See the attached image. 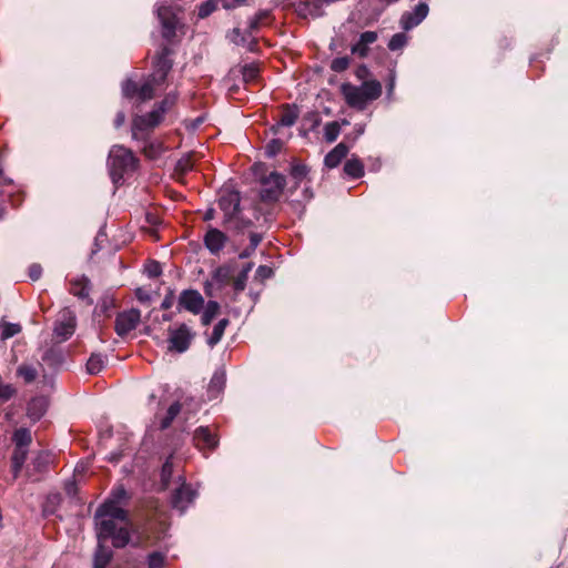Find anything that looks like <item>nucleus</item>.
Segmentation results:
<instances>
[{"label":"nucleus","instance_id":"obj_1","mask_svg":"<svg viewBox=\"0 0 568 568\" xmlns=\"http://www.w3.org/2000/svg\"><path fill=\"white\" fill-rule=\"evenodd\" d=\"M94 524L98 540H111L114 548H124L131 542L129 511L123 506L104 500L95 510Z\"/></svg>","mask_w":568,"mask_h":568},{"label":"nucleus","instance_id":"obj_2","mask_svg":"<svg viewBox=\"0 0 568 568\" xmlns=\"http://www.w3.org/2000/svg\"><path fill=\"white\" fill-rule=\"evenodd\" d=\"M339 90L346 104L358 111L365 110L368 102L382 95V84L377 80L364 81L361 85L345 82Z\"/></svg>","mask_w":568,"mask_h":568},{"label":"nucleus","instance_id":"obj_3","mask_svg":"<svg viewBox=\"0 0 568 568\" xmlns=\"http://www.w3.org/2000/svg\"><path fill=\"white\" fill-rule=\"evenodd\" d=\"M139 165L140 160L132 150L123 145H113L109 153V170L113 183L123 181L124 174L135 172Z\"/></svg>","mask_w":568,"mask_h":568},{"label":"nucleus","instance_id":"obj_4","mask_svg":"<svg viewBox=\"0 0 568 568\" xmlns=\"http://www.w3.org/2000/svg\"><path fill=\"white\" fill-rule=\"evenodd\" d=\"M13 450L10 457L11 474L17 479L27 462L29 448L32 444V434L29 428L20 427L12 433Z\"/></svg>","mask_w":568,"mask_h":568},{"label":"nucleus","instance_id":"obj_5","mask_svg":"<svg viewBox=\"0 0 568 568\" xmlns=\"http://www.w3.org/2000/svg\"><path fill=\"white\" fill-rule=\"evenodd\" d=\"M274 20L271 10H260L255 13L253 18L250 19L247 29L242 32L241 29H233V34L236 38H233L232 41L237 45H247L251 51L253 48L257 45V41L255 39H248L253 36V33L257 32L262 27L270 26Z\"/></svg>","mask_w":568,"mask_h":568},{"label":"nucleus","instance_id":"obj_6","mask_svg":"<svg viewBox=\"0 0 568 568\" xmlns=\"http://www.w3.org/2000/svg\"><path fill=\"white\" fill-rule=\"evenodd\" d=\"M162 121L163 116L155 109L144 115H134L131 124L132 139L145 141L150 138V133L158 128Z\"/></svg>","mask_w":568,"mask_h":568},{"label":"nucleus","instance_id":"obj_7","mask_svg":"<svg viewBox=\"0 0 568 568\" xmlns=\"http://www.w3.org/2000/svg\"><path fill=\"white\" fill-rule=\"evenodd\" d=\"M262 189L260 191V199L265 203H275L280 200L284 187L286 185V179L278 172H272L267 176L261 180Z\"/></svg>","mask_w":568,"mask_h":568},{"label":"nucleus","instance_id":"obj_8","mask_svg":"<svg viewBox=\"0 0 568 568\" xmlns=\"http://www.w3.org/2000/svg\"><path fill=\"white\" fill-rule=\"evenodd\" d=\"M173 54L174 50L168 44L160 47L153 60L154 71L150 74L153 82L161 84L165 83L168 75L173 68V60L171 59Z\"/></svg>","mask_w":568,"mask_h":568},{"label":"nucleus","instance_id":"obj_9","mask_svg":"<svg viewBox=\"0 0 568 568\" xmlns=\"http://www.w3.org/2000/svg\"><path fill=\"white\" fill-rule=\"evenodd\" d=\"M217 205L223 212V225L227 226L241 213V193L236 190H224L217 200Z\"/></svg>","mask_w":568,"mask_h":568},{"label":"nucleus","instance_id":"obj_10","mask_svg":"<svg viewBox=\"0 0 568 568\" xmlns=\"http://www.w3.org/2000/svg\"><path fill=\"white\" fill-rule=\"evenodd\" d=\"M169 332V351L176 353H185L195 337L193 332L185 323L180 324L176 328L170 327Z\"/></svg>","mask_w":568,"mask_h":568},{"label":"nucleus","instance_id":"obj_11","mask_svg":"<svg viewBox=\"0 0 568 568\" xmlns=\"http://www.w3.org/2000/svg\"><path fill=\"white\" fill-rule=\"evenodd\" d=\"M235 272V263L230 262L217 266L211 274L212 282H205L204 292L206 296H212L211 287L215 283L219 290L227 285H232L233 275Z\"/></svg>","mask_w":568,"mask_h":568},{"label":"nucleus","instance_id":"obj_12","mask_svg":"<svg viewBox=\"0 0 568 568\" xmlns=\"http://www.w3.org/2000/svg\"><path fill=\"white\" fill-rule=\"evenodd\" d=\"M205 301L201 293L194 288L183 290L178 298V312L187 311L194 315L201 313Z\"/></svg>","mask_w":568,"mask_h":568},{"label":"nucleus","instance_id":"obj_13","mask_svg":"<svg viewBox=\"0 0 568 568\" xmlns=\"http://www.w3.org/2000/svg\"><path fill=\"white\" fill-rule=\"evenodd\" d=\"M141 312L138 308H131L129 311L121 312L115 317L114 331L123 337L131 331L135 329L140 323Z\"/></svg>","mask_w":568,"mask_h":568},{"label":"nucleus","instance_id":"obj_14","mask_svg":"<svg viewBox=\"0 0 568 568\" xmlns=\"http://www.w3.org/2000/svg\"><path fill=\"white\" fill-rule=\"evenodd\" d=\"M194 446L204 455L213 452L219 445V438L207 426H200L193 434Z\"/></svg>","mask_w":568,"mask_h":568},{"label":"nucleus","instance_id":"obj_15","mask_svg":"<svg viewBox=\"0 0 568 568\" xmlns=\"http://www.w3.org/2000/svg\"><path fill=\"white\" fill-rule=\"evenodd\" d=\"M53 463V456L48 450H40L31 460L30 466L27 467L26 474L33 481L40 480L39 477H34V475H43L47 474L50 469V465Z\"/></svg>","mask_w":568,"mask_h":568},{"label":"nucleus","instance_id":"obj_16","mask_svg":"<svg viewBox=\"0 0 568 568\" xmlns=\"http://www.w3.org/2000/svg\"><path fill=\"white\" fill-rule=\"evenodd\" d=\"M158 18L162 26V37L171 42L176 34L178 18L169 6H161L158 9Z\"/></svg>","mask_w":568,"mask_h":568},{"label":"nucleus","instance_id":"obj_17","mask_svg":"<svg viewBox=\"0 0 568 568\" xmlns=\"http://www.w3.org/2000/svg\"><path fill=\"white\" fill-rule=\"evenodd\" d=\"M74 331L75 317L69 310H64L60 315V320L54 324L53 335L58 338V342L61 343L69 339Z\"/></svg>","mask_w":568,"mask_h":568},{"label":"nucleus","instance_id":"obj_18","mask_svg":"<svg viewBox=\"0 0 568 568\" xmlns=\"http://www.w3.org/2000/svg\"><path fill=\"white\" fill-rule=\"evenodd\" d=\"M227 241V235L213 226H209L203 236V244L212 255H219Z\"/></svg>","mask_w":568,"mask_h":568},{"label":"nucleus","instance_id":"obj_19","mask_svg":"<svg viewBox=\"0 0 568 568\" xmlns=\"http://www.w3.org/2000/svg\"><path fill=\"white\" fill-rule=\"evenodd\" d=\"M166 530L168 525L164 521H150L141 530V542L144 546H154L164 538Z\"/></svg>","mask_w":568,"mask_h":568},{"label":"nucleus","instance_id":"obj_20","mask_svg":"<svg viewBox=\"0 0 568 568\" xmlns=\"http://www.w3.org/2000/svg\"><path fill=\"white\" fill-rule=\"evenodd\" d=\"M429 8L426 2H419L413 11H405L399 20L400 27L408 31L417 27L428 14Z\"/></svg>","mask_w":568,"mask_h":568},{"label":"nucleus","instance_id":"obj_21","mask_svg":"<svg viewBox=\"0 0 568 568\" xmlns=\"http://www.w3.org/2000/svg\"><path fill=\"white\" fill-rule=\"evenodd\" d=\"M195 495L196 493L191 488V486L183 483L172 494V507L180 510L181 513H184L189 505L193 503Z\"/></svg>","mask_w":568,"mask_h":568},{"label":"nucleus","instance_id":"obj_22","mask_svg":"<svg viewBox=\"0 0 568 568\" xmlns=\"http://www.w3.org/2000/svg\"><path fill=\"white\" fill-rule=\"evenodd\" d=\"M90 291L91 282L87 276L83 275L70 281L69 292L79 300L85 301L89 305L93 304L92 298H90Z\"/></svg>","mask_w":568,"mask_h":568},{"label":"nucleus","instance_id":"obj_23","mask_svg":"<svg viewBox=\"0 0 568 568\" xmlns=\"http://www.w3.org/2000/svg\"><path fill=\"white\" fill-rule=\"evenodd\" d=\"M41 367L42 363L40 362H23L17 367L16 376L17 378L22 379L26 385L32 384L39 377V368Z\"/></svg>","mask_w":568,"mask_h":568},{"label":"nucleus","instance_id":"obj_24","mask_svg":"<svg viewBox=\"0 0 568 568\" xmlns=\"http://www.w3.org/2000/svg\"><path fill=\"white\" fill-rule=\"evenodd\" d=\"M41 361L49 367L57 369L61 367L65 361L64 351L58 345H52L43 352Z\"/></svg>","mask_w":568,"mask_h":568},{"label":"nucleus","instance_id":"obj_25","mask_svg":"<svg viewBox=\"0 0 568 568\" xmlns=\"http://www.w3.org/2000/svg\"><path fill=\"white\" fill-rule=\"evenodd\" d=\"M48 400L44 396L32 397L27 405V416L32 422H38L45 414Z\"/></svg>","mask_w":568,"mask_h":568},{"label":"nucleus","instance_id":"obj_26","mask_svg":"<svg viewBox=\"0 0 568 568\" xmlns=\"http://www.w3.org/2000/svg\"><path fill=\"white\" fill-rule=\"evenodd\" d=\"M300 116V109L296 104L284 103L281 105V115L276 126H292Z\"/></svg>","mask_w":568,"mask_h":568},{"label":"nucleus","instance_id":"obj_27","mask_svg":"<svg viewBox=\"0 0 568 568\" xmlns=\"http://www.w3.org/2000/svg\"><path fill=\"white\" fill-rule=\"evenodd\" d=\"M349 151V146L344 142L338 143L333 150H331L324 158V164L328 169H334L339 165L343 159L346 158Z\"/></svg>","mask_w":568,"mask_h":568},{"label":"nucleus","instance_id":"obj_28","mask_svg":"<svg viewBox=\"0 0 568 568\" xmlns=\"http://www.w3.org/2000/svg\"><path fill=\"white\" fill-rule=\"evenodd\" d=\"M99 540L98 548L93 555V568H106L113 558L112 550L105 548Z\"/></svg>","mask_w":568,"mask_h":568},{"label":"nucleus","instance_id":"obj_29","mask_svg":"<svg viewBox=\"0 0 568 568\" xmlns=\"http://www.w3.org/2000/svg\"><path fill=\"white\" fill-rule=\"evenodd\" d=\"M62 503V495L60 493H49L42 505V514L44 517L53 516L57 514Z\"/></svg>","mask_w":568,"mask_h":568},{"label":"nucleus","instance_id":"obj_30","mask_svg":"<svg viewBox=\"0 0 568 568\" xmlns=\"http://www.w3.org/2000/svg\"><path fill=\"white\" fill-rule=\"evenodd\" d=\"M143 142L144 146L142 148V153L149 160L159 159L165 151V146L161 141H150L148 138Z\"/></svg>","mask_w":568,"mask_h":568},{"label":"nucleus","instance_id":"obj_31","mask_svg":"<svg viewBox=\"0 0 568 568\" xmlns=\"http://www.w3.org/2000/svg\"><path fill=\"white\" fill-rule=\"evenodd\" d=\"M162 85L161 83L153 82L152 77L149 75L145 82L139 85L138 101L140 103L146 102L154 98L155 88Z\"/></svg>","mask_w":568,"mask_h":568},{"label":"nucleus","instance_id":"obj_32","mask_svg":"<svg viewBox=\"0 0 568 568\" xmlns=\"http://www.w3.org/2000/svg\"><path fill=\"white\" fill-rule=\"evenodd\" d=\"M344 173L356 180L364 175V164L358 158H352L344 164Z\"/></svg>","mask_w":568,"mask_h":568},{"label":"nucleus","instance_id":"obj_33","mask_svg":"<svg viewBox=\"0 0 568 568\" xmlns=\"http://www.w3.org/2000/svg\"><path fill=\"white\" fill-rule=\"evenodd\" d=\"M131 499V495L126 491L122 484L114 486L105 500L112 501L120 506H125Z\"/></svg>","mask_w":568,"mask_h":568},{"label":"nucleus","instance_id":"obj_34","mask_svg":"<svg viewBox=\"0 0 568 568\" xmlns=\"http://www.w3.org/2000/svg\"><path fill=\"white\" fill-rule=\"evenodd\" d=\"M182 404L180 402H174L170 405V407L166 410L165 416L160 422V429L165 430L168 429L173 420L176 418V416L181 413Z\"/></svg>","mask_w":568,"mask_h":568},{"label":"nucleus","instance_id":"obj_35","mask_svg":"<svg viewBox=\"0 0 568 568\" xmlns=\"http://www.w3.org/2000/svg\"><path fill=\"white\" fill-rule=\"evenodd\" d=\"M205 307L204 312L201 316V324L203 326H207L212 323V321L216 317V315L220 312V304L216 301L210 300L206 304H204Z\"/></svg>","mask_w":568,"mask_h":568},{"label":"nucleus","instance_id":"obj_36","mask_svg":"<svg viewBox=\"0 0 568 568\" xmlns=\"http://www.w3.org/2000/svg\"><path fill=\"white\" fill-rule=\"evenodd\" d=\"M230 325L229 318L220 320L213 327L211 336L207 338L209 346L213 347L219 344L224 335L225 328Z\"/></svg>","mask_w":568,"mask_h":568},{"label":"nucleus","instance_id":"obj_37","mask_svg":"<svg viewBox=\"0 0 568 568\" xmlns=\"http://www.w3.org/2000/svg\"><path fill=\"white\" fill-rule=\"evenodd\" d=\"M105 364V357L100 353H92L87 362V372L90 375L99 374Z\"/></svg>","mask_w":568,"mask_h":568},{"label":"nucleus","instance_id":"obj_38","mask_svg":"<svg viewBox=\"0 0 568 568\" xmlns=\"http://www.w3.org/2000/svg\"><path fill=\"white\" fill-rule=\"evenodd\" d=\"M173 473H174L173 456H170L164 462L162 469H161V474H160L162 489L169 488Z\"/></svg>","mask_w":568,"mask_h":568},{"label":"nucleus","instance_id":"obj_39","mask_svg":"<svg viewBox=\"0 0 568 568\" xmlns=\"http://www.w3.org/2000/svg\"><path fill=\"white\" fill-rule=\"evenodd\" d=\"M310 172V169L307 165L303 164V163H300V162H296L294 161L291 165V171H290V174L291 176L296 180V184H298L303 179L306 178V175L308 174ZM295 189L297 187V185L294 186Z\"/></svg>","mask_w":568,"mask_h":568},{"label":"nucleus","instance_id":"obj_40","mask_svg":"<svg viewBox=\"0 0 568 568\" xmlns=\"http://www.w3.org/2000/svg\"><path fill=\"white\" fill-rule=\"evenodd\" d=\"M194 168V162L191 154L183 155L175 164V173L185 175Z\"/></svg>","mask_w":568,"mask_h":568},{"label":"nucleus","instance_id":"obj_41","mask_svg":"<svg viewBox=\"0 0 568 568\" xmlns=\"http://www.w3.org/2000/svg\"><path fill=\"white\" fill-rule=\"evenodd\" d=\"M341 133V124L337 121L326 123L324 128V136L326 142L333 143L337 140Z\"/></svg>","mask_w":568,"mask_h":568},{"label":"nucleus","instance_id":"obj_42","mask_svg":"<svg viewBox=\"0 0 568 568\" xmlns=\"http://www.w3.org/2000/svg\"><path fill=\"white\" fill-rule=\"evenodd\" d=\"M241 72L245 83L255 82L260 75V69L254 63L243 65Z\"/></svg>","mask_w":568,"mask_h":568},{"label":"nucleus","instance_id":"obj_43","mask_svg":"<svg viewBox=\"0 0 568 568\" xmlns=\"http://www.w3.org/2000/svg\"><path fill=\"white\" fill-rule=\"evenodd\" d=\"M225 385V374L222 372H215L209 384V392L219 394L222 392Z\"/></svg>","mask_w":568,"mask_h":568},{"label":"nucleus","instance_id":"obj_44","mask_svg":"<svg viewBox=\"0 0 568 568\" xmlns=\"http://www.w3.org/2000/svg\"><path fill=\"white\" fill-rule=\"evenodd\" d=\"M247 280L248 273L242 270L237 273L236 276L233 275L232 287L235 296L245 290Z\"/></svg>","mask_w":568,"mask_h":568},{"label":"nucleus","instance_id":"obj_45","mask_svg":"<svg viewBox=\"0 0 568 568\" xmlns=\"http://www.w3.org/2000/svg\"><path fill=\"white\" fill-rule=\"evenodd\" d=\"M408 42V37L404 32L395 33L390 40L388 41V49L390 51H398L402 50Z\"/></svg>","mask_w":568,"mask_h":568},{"label":"nucleus","instance_id":"obj_46","mask_svg":"<svg viewBox=\"0 0 568 568\" xmlns=\"http://www.w3.org/2000/svg\"><path fill=\"white\" fill-rule=\"evenodd\" d=\"M175 102L176 95L169 93L162 101L158 102L153 109H155L164 118V114L175 104Z\"/></svg>","mask_w":568,"mask_h":568},{"label":"nucleus","instance_id":"obj_47","mask_svg":"<svg viewBox=\"0 0 568 568\" xmlns=\"http://www.w3.org/2000/svg\"><path fill=\"white\" fill-rule=\"evenodd\" d=\"M219 0H206L199 6L197 17L205 19L217 9Z\"/></svg>","mask_w":568,"mask_h":568},{"label":"nucleus","instance_id":"obj_48","mask_svg":"<svg viewBox=\"0 0 568 568\" xmlns=\"http://www.w3.org/2000/svg\"><path fill=\"white\" fill-rule=\"evenodd\" d=\"M139 83L132 79H126L122 83V94L126 99H133L138 97Z\"/></svg>","mask_w":568,"mask_h":568},{"label":"nucleus","instance_id":"obj_49","mask_svg":"<svg viewBox=\"0 0 568 568\" xmlns=\"http://www.w3.org/2000/svg\"><path fill=\"white\" fill-rule=\"evenodd\" d=\"M321 122L322 118L317 111H310L303 116V124L308 126V131H314Z\"/></svg>","mask_w":568,"mask_h":568},{"label":"nucleus","instance_id":"obj_50","mask_svg":"<svg viewBox=\"0 0 568 568\" xmlns=\"http://www.w3.org/2000/svg\"><path fill=\"white\" fill-rule=\"evenodd\" d=\"M349 64H351V58L345 55V57H338V58L333 59L329 68L332 71L341 73V72L346 71L348 69Z\"/></svg>","mask_w":568,"mask_h":568},{"label":"nucleus","instance_id":"obj_51","mask_svg":"<svg viewBox=\"0 0 568 568\" xmlns=\"http://www.w3.org/2000/svg\"><path fill=\"white\" fill-rule=\"evenodd\" d=\"M232 223L234 224L233 229L236 233H244L247 229L253 226V222L241 215V213L236 214V217Z\"/></svg>","mask_w":568,"mask_h":568},{"label":"nucleus","instance_id":"obj_52","mask_svg":"<svg viewBox=\"0 0 568 568\" xmlns=\"http://www.w3.org/2000/svg\"><path fill=\"white\" fill-rule=\"evenodd\" d=\"M21 332V325L16 323H4L1 327V338L8 339Z\"/></svg>","mask_w":568,"mask_h":568},{"label":"nucleus","instance_id":"obj_53","mask_svg":"<svg viewBox=\"0 0 568 568\" xmlns=\"http://www.w3.org/2000/svg\"><path fill=\"white\" fill-rule=\"evenodd\" d=\"M165 555L160 551H153L148 556V568H163Z\"/></svg>","mask_w":568,"mask_h":568},{"label":"nucleus","instance_id":"obj_54","mask_svg":"<svg viewBox=\"0 0 568 568\" xmlns=\"http://www.w3.org/2000/svg\"><path fill=\"white\" fill-rule=\"evenodd\" d=\"M283 148V141L280 139H272L265 146V154L268 158L277 155Z\"/></svg>","mask_w":568,"mask_h":568},{"label":"nucleus","instance_id":"obj_55","mask_svg":"<svg viewBox=\"0 0 568 568\" xmlns=\"http://www.w3.org/2000/svg\"><path fill=\"white\" fill-rule=\"evenodd\" d=\"M274 275V271L272 267L267 265H260L255 272V280L263 282L265 280L271 278Z\"/></svg>","mask_w":568,"mask_h":568},{"label":"nucleus","instance_id":"obj_56","mask_svg":"<svg viewBox=\"0 0 568 568\" xmlns=\"http://www.w3.org/2000/svg\"><path fill=\"white\" fill-rule=\"evenodd\" d=\"M145 272L149 277L155 278L162 274V266L158 261H150L145 266Z\"/></svg>","mask_w":568,"mask_h":568},{"label":"nucleus","instance_id":"obj_57","mask_svg":"<svg viewBox=\"0 0 568 568\" xmlns=\"http://www.w3.org/2000/svg\"><path fill=\"white\" fill-rule=\"evenodd\" d=\"M324 14H325V12L323 10L322 1H320V0L310 1V10H308L310 17L315 19V18L323 17Z\"/></svg>","mask_w":568,"mask_h":568},{"label":"nucleus","instance_id":"obj_58","mask_svg":"<svg viewBox=\"0 0 568 568\" xmlns=\"http://www.w3.org/2000/svg\"><path fill=\"white\" fill-rule=\"evenodd\" d=\"M351 52L359 58H366L369 53V48L367 44H363L358 39V41L351 47Z\"/></svg>","mask_w":568,"mask_h":568},{"label":"nucleus","instance_id":"obj_59","mask_svg":"<svg viewBox=\"0 0 568 568\" xmlns=\"http://www.w3.org/2000/svg\"><path fill=\"white\" fill-rule=\"evenodd\" d=\"M174 301H175L174 290L169 288L162 303H161V310H164V311L170 310L173 306Z\"/></svg>","mask_w":568,"mask_h":568},{"label":"nucleus","instance_id":"obj_60","mask_svg":"<svg viewBox=\"0 0 568 568\" xmlns=\"http://www.w3.org/2000/svg\"><path fill=\"white\" fill-rule=\"evenodd\" d=\"M63 488H64L65 494L71 498H75L79 493V488H78L77 481L74 479L67 480L64 483Z\"/></svg>","mask_w":568,"mask_h":568},{"label":"nucleus","instance_id":"obj_61","mask_svg":"<svg viewBox=\"0 0 568 568\" xmlns=\"http://www.w3.org/2000/svg\"><path fill=\"white\" fill-rule=\"evenodd\" d=\"M377 38L378 37L375 31H365L359 36V40L362 41V43L367 45L374 43L377 40Z\"/></svg>","mask_w":568,"mask_h":568},{"label":"nucleus","instance_id":"obj_62","mask_svg":"<svg viewBox=\"0 0 568 568\" xmlns=\"http://www.w3.org/2000/svg\"><path fill=\"white\" fill-rule=\"evenodd\" d=\"M29 277L32 281H38L42 275V267L38 263H33L29 266Z\"/></svg>","mask_w":568,"mask_h":568},{"label":"nucleus","instance_id":"obj_63","mask_svg":"<svg viewBox=\"0 0 568 568\" xmlns=\"http://www.w3.org/2000/svg\"><path fill=\"white\" fill-rule=\"evenodd\" d=\"M371 75V71L365 64H359L355 70V77L358 80L367 81L366 79Z\"/></svg>","mask_w":568,"mask_h":568},{"label":"nucleus","instance_id":"obj_64","mask_svg":"<svg viewBox=\"0 0 568 568\" xmlns=\"http://www.w3.org/2000/svg\"><path fill=\"white\" fill-rule=\"evenodd\" d=\"M262 240H263L262 234L255 233V232H251L250 233V245H248L250 246V251H255L256 247L262 242Z\"/></svg>","mask_w":568,"mask_h":568}]
</instances>
